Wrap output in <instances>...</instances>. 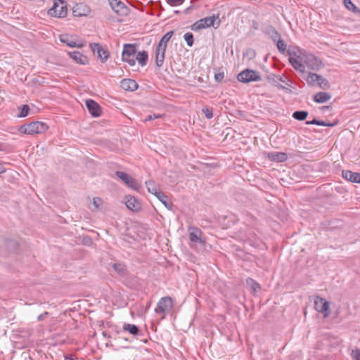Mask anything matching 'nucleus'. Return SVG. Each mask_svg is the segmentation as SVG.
<instances>
[{
    "label": "nucleus",
    "mask_w": 360,
    "mask_h": 360,
    "mask_svg": "<svg viewBox=\"0 0 360 360\" xmlns=\"http://www.w3.org/2000/svg\"><path fill=\"white\" fill-rule=\"evenodd\" d=\"M146 185L148 189V191L152 194H153L155 197L158 195V193H161L162 191L159 190L158 187L155 184L153 181H146Z\"/></svg>",
    "instance_id": "cd10ccee"
},
{
    "label": "nucleus",
    "mask_w": 360,
    "mask_h": 360,
    "mask_svg": "<svg viewBox=\"0 0 360 360\" xmlns=\"http://www.w3.org/2000/svg\"><path fill=\"white\" fill-rule=\"evenodd\" d=\"M71 58H72L77 63L81 65H86L88 63V58L84 56L82 53L77 51L68 53Z\"/></svg>",
    "instance_id": "412c9836"
},
{
    "label": "nucleus",
    "mask_w": 360,
    "mask_h": 360,
    "mask_svg": "<svg viewBox=\"0 0 360 360\" xmlns=\"http://www.w3.org/2000/svg\"><path fill=\"white\" fill-rule=\"evenodd\" d=\"M6 168L3 166L1 163H0V174L4 173L6 172Z\"/></svg>",
    "instance_id": "de8ad7c7"
},
{
    "label": "nucleus",
    "mask_w": 360,
    "mask_h": 360,
    "mask_svg": "<svg viewBox=\"0 0 360 360\" xmlns=\"http://www.w3.org/2000/svg\"><path fill=\"white\" fill-rule=\"evenodd\" d=\"M318 123H319V120L314 118L311 121H307L306 122V124L307 125H309V124H316L318 125Z\"/></svg>",
    "instance_id": "c03bdc74"
},
{
    "label": "nucleus",
    "mask_w": 360,
    "mask_h": 360,
    "mask_svg": "<svg viewBox=\"0 0 360 360\" xmlns=\"http://www.w3.org/2000/svg\"><path fill=\"white\" fill-rule=\"evenodd\" d=\"M202 232L197 227L189 228V239L191 242L195 244H199L202 247L205 246V241L202 238Z\"/></svg>",
    "instance_id": "ddd939ff"
},
{
    "label": "nucleus",
    "mask_w": 360,
    "mask_h": 360,
    "mask_svg": "<svg viewBox=\"0 0 360 360\" xmlns=\"http://www.w3.org/2000/svg\"><path fill=\"white\" fill-rule=\"evenodd\" d=\"M123 330L124 331H128L130 334L133 335H138L141 333L137 326L130 323H124L123 326Z\"/></svg>",
    "instance_id": "bb28decb"
},
{
    "label": "nucleus",
    "mask_w": 360,
    "mask_h": 360,
    "mask_svg": "<svg viewBox=\"0 0 360 360\" xmlns=\"http://www.w3.org/2000/svg\"><path fill=\"white\" fill-rule=\"evenodd\" d=\"M137 82L131 79H123L120 82V87L125 90L129 91H134L138 89Z\"/></svg>",
    "instance_id": "f3484780"
},
{
    "label": "nucleus",
    "mask_w": 360,
    "mask_h": 360,
    "mask_svg": "<svg viewBox=\"0 0 360 360\" xmlns=\"http://www.w3.org/2000/svg\"><path fill=\"white\" fill-rule=\"evenodd\" d=\"M342 176L352 183L360 184V173L352 172L350 170H342Z\"/></svg>",
    "instance_id": "a211bd4d"
},
{
    "label": "nucleus",
    "mask_w": 360,
    "mask_h": 360,
    "mask_svg": "<svg viewBox=\"0 0 360 360\" xmlns=\"http://www.w3.org/2000/svg\"><path fill=\"white\" fill-rule=\"evenodd\" d=\"M112 269L121 276H124L127 273L126 266L122 263L114 264L112 265Z\"/></svg>",
    "instance_id": "c756f323"
},
{
    "label": "nucleus",
    "mask_w": 360,
    "mask_h": 360,
    "mask_svg": "<svg viewBox=\"0 0 360 360\" xmlns=\"http://www.w3.org/2000/svg\"><path fill=\"white\" fill-rule=\"evenodd\" d=\"M306 80L308 84L311 86L317 84L323 89H328L330 87L329 82L321 75L316 73L309 72Z\"/></svg>",
    "instance_id": "39448f33"
},
{
    "label": "nucleus",
    "mask_w": 360,
    "mask_h": 360,
    "mask_svg": "<svg viewBox=\"0 0 360 360\" xmlns=\"http://www.w3.org/2000/svg\"><path fill=\"white\" fill-rule=\"evenodd\" d=\"M115 175L119 179H120L126 185H127L128 187L135 191L139 190L141 187L140 184L131 176L122 171H116Z\"/></svg>",
    "instance_id": "0eeeda50"
},
{
    "label": "nucleus",
    "mask_w": 360,
    "mask_h": 360,
    "mask_svg": "<svg viewBox=\"0 0 360 360\" xmlns=\"http://www.w3.org/2000/svg\"><path fill=\"white\" fill-rule=\"evenodd\" d=\"M90 48L94 55H96L98 58L102 63L105 62L110 57V53L108 49H104L99 43L90 44Z\"/></svg>",
    "instance_id": "1a4fd4ad"
},
{
    "label": "nucleus",
    "mask_w": 360,
    "mask_h": 360,
    "mask_svg": "<svg viewBox=\"0 0 360 360\" xmlns=\"http://www.w3.org/2000/svg\"><path fill=\"white\" fill-rule=\"evenodd\" d=\"M303 62L306 65L314 70H319L323 66L322 61L316 56L312 54H303Z\"/></svg>",
    "instance_id": "6e6552de"
},
{
    "label": "nucleus",
    "mask_w": 360,
    "mask_h": 360,
    "mask_svg": "<svg viewBox=\"0 0 360 360\" xmlns=\"http://www.w3.org/2000/svg\"><path fill=\"white\" fill-rule=\"evenodd\" d=\"M352 356L353 360H360V350L356 349V350L352 351Z\"/></svg>",
    "instance_id": "a19ab883"
},
{
    "label": "nucleus",
    "mask_w": 360,
    "mask_h": 360,
    "mask_svg": "<svg viewBox=\"0 0 360 360\" xmlns=\"http://www.w3.org/2000/svg\"><path fill=\"white\" fill-rule=\"evenodd\" d=\"M308 112L305 110H297L292 113V117L299 121H304L308 116Z\"/></svg>",
    "instance_id": "c85d7f7f"
},
{
    "label": "nucleus",
    "mask_w": 360,
    "mask_h": 360,
    "mask_svg": "<svg viewBox=\"0 0 360 360\" xmlns=\"http://www.w3.org/2000/svg\"><path fill=\"white\" fill-rule=\"evenodd\" d=\"M48 129L46 124L42 122H32L28 124L20 126V132L25 134H37L45 132Z\"/></svg>",
    "instance_id": "f03ea898"
},
{
    "label": "nucleus",
    "mask_w": 360,
    "mask_h": 360,
    "mask_svg": "<svg viewBox=\"0 0 360 360\" xmlns=\"http://www.w3.org/2000/svg\"><path fill=\"white\" fill-rule=\"evenodd\" d=\"M48 314H49L48 312H45L44 314H41L39 315L38 317H37V320L39 321H42L44 319V317L46 316Z\"/></svg>",
    "instance_id": "a18cd8bd"
},
{
    "label": "nucleus",
    "mask_w": 360,
    "mask_h": 360,
    "mask_svg": "<svg viewBox=\"0 0 360 360\" xmlns=\"http://www.w3.org/2000/svg\"><path fill=\"white\" fill-rule=\"evenodd\" d=\"M125 205L132 212H137L141 210V202L133 195L125 196Z\"/></svg>",
    "instance_id": "4468645a"
},
{
    "label": "nucleus",
    "mask_w": 360,
    "mask_h": 360,
    "mask_svg": "<svg viewBox=\"0 0 360 360\" xmlns=\"http://www.w3.org/2000/svg\"><path fill=\"white\" fill-rule=\"evenodd\" d=\"M148 59V53L145 51H139L138 53H136L135 56V61L138 60L139 63L141 66H145L147 63Z\"/></svg>",
    "instance_id": "393cba45"
},
{
    "label": "nucleus",
    "mask_w": 360,
    "mask_h": 360,
    "mask_svg": "<svg viewBox=\"0 0 360 360\" xmlns=\"http://www.w3.org/2000/svg\"><path fill=\"white\" fill-rule=\"evenodd\" d=\"M238 79L243 83H249L261 81L262 77L257 71L245 69L238 74Z\"/></svg>",
    "instance_id": "423d86ee"
},
{
    "label": "nucleus",
    "mask_w": 360,
    "mask_h": 360,
    "mask_svg": "<svg viewBox=\"0 0 360 360\" xmlns=\"http://www.w3.org/2000/svg\"><path fill=\"white\" fill-rule=\"evenodd\" d=\"M184 38L188 46L191 47L193 45V34L191 32L185 33Z\"/></svg>",
    "instance_id": "c9c22d12"
},
{
    "label": "nucleus",
    "mask_w": 360,
    "mask_h": 360,
    "mask_svg": "<svg viewBox=\"0 0 360 360\" xmlns=\"http://www.w3.org/2000/svg\"><path fill=\"white\" fill-rule=\"evenodd\" d=\"M302 58H303V56L301 57L300 58L289 57L288 60L295 70L303 73L305 72V65L303 64V60H302Z\"/></svg>",
    "instance_id": "6ab92c4d"
},
{
    "label": "nucleus",
    "mask_w": 360,
    "mask_h": 360,
    "mask_svg": "<svg viewBox=\"0 0 360 360\" xmlns=\"http://www.w3.org/2000/svg\"><path fill=\"white\" fill-rule=\"evenodd\" d=\"M266 156L270 160L277 162H283L288 159V155L282 152H270Z\"/></svg>",
    "instance_id": "aec40b11"
},
{
    "label": "nucleus",
    "mask_w": 360,
    "mask_h": 360,
    "mask_svg": "<svg viewBox=\"0 0 360 360\" xmlns=\"http://www.w3.org/2000/svg\"><path fill=\"white\" fill-rule=\"evenodd\" d=\"M266 79L271 83L273 85L276 86L279 89L284 90L285 92L288 93L290 92V89L288 88L283 86L282 84H279L278 82H281L283 83H285L286 85L290 86V81L287 79H284L283 77L280 75H276L274 74H271L266 76Z\"/></svg>",
    "instance_id": "9b49d317"
},
{
    "label": "nucleus",
    "mask_w": 360,
    "mask_h": 360,
    "mask_svg": "<svg viewBox=\"0 0 360 360\" xmlns=\"http://www.w3.org/2000/svg\"><path fill=\"white\" fill-rule=\"evenodd\" d=\"M167 46L158 43L155 49V63L159 68L162 67L164 63Z\"/></svg>",
    "instance_id": "2eb2a0df"
},
{
    "label": "nucleus",
    "mask_w": 360,
    "mask_h": 360,
    "mask_svg": "<svg viewBox=\"0 0 360 360\" xmlns=\"http://www.w3.org/2000/svg\"><path fill=\"white\" fill-rule=\"evenodd\" d=\"M264 32L268 35L274 42H276V41L281 37V34L278 32L271 25L266 27L264 30Z\"/></svg>",
    "instance_id": "4be33fe9"
},
{
    "label": "nucleus",
    "mask_w": 360,
    "mask_h": 360,
    "mask_svg": "<svg viewBox=\"0 0 360 360\" xmlns=\"http://www.w3.org/2000/svg\"><path fill=\"white\" fill-rule=\"evenodd\" d=\"M220 20L219 18V15H213L212 16H208L203 18L191 25V30L193 31H198L202 29L214 27V28H218L220 25Z\"/></svg>",
    "instance_id": "f257e3e1"
},
{
    "label": "nucleus",
    "mask_w": 360,
    "mask_h": 360,
    "mask_svg": "<svg viewBox=\"0 0 360 360\" xmlns=\"http://www.w3.org/2000/svg\"><path fill=\"white\" fill-rule=\"evenodd\" d=\"M173 300L169 296L160 298L155 309V312L158 314H163L162 319L165 318V314L169 312L173 309Z\"/></svg>",
    "instance_id": "20e7f679"
},
{
    "label": "nucleus",
    "mask_w": 360,
    "mask_h": 360,
    "mask_svg": "<svg viewBox=\"0 0 360 360\" xmlns=\"http://www.w3.org/2000/svg\"><path fill=\"white\" fill-rule=\"evenodd\" d=\"M252 27H253V28H254L255 30H257V28H258V24H257V22L256 21H254V22H253Z\"/></svg>",
    "instance_id": "8fccbe9b"
},
{
    "label": "nucleus",
    "mask_w": 360,
    "mask_h": 360,
    "mask_svg": "<svg viewBox=\"0 0 360 360\" xmlns=\"http://www.w3.org/2000/svg\"><path fill=\"white\" fill-rule=\"evenodd\" d=\"M344 4L346 8L349 10H352V8L354 7V4L351 1V0H344Z\"/></svg>",
    "instance_id": "37998d69"
},
{
    "label": "nucleus",
    "mask_w": 360,
    "mask_h": 360,
    "mask_svg": "<svg viewBox=\"0 0 360 360\" xmlns=\"http://www.w3.org/2000/svg\"><path fill=\"white\" fill-rule=\"evenodd\" d=\"M247 284L252 289L254 292H256L260 288V285L254 279L248 278L246 280Z\"/></svg>",
    "instance_id": "f704fd0d"
},
{
    "label": "nucleus",
    "mask_w": 360,
    "mask_h": 360,
    "mask_svg": "<svg viewBox=\"0 0 360 360\" xmlns=\"http://www.w3.org/2000/svg\"><path fill=\"white\" fill-rule=\"evenodd\" d=\"M166 1L170 6H176L182 4L184 0H166Z\"/></svg>",
    "instance_id": "58836bf2"
},
{
    "label": "nucleus",
    "mask_w": 360,
    "mask_h": 360,
    "mask_svg": "<svg viewBox=\"0 0 360 360\" xmlns=\"http://www.w3.org/2000/svg\"><path fill=\"white\" fill-rule=\"evenodd\" d=\"M187 11H189V8H187V9L186 10V12Z\"/></svg>",
    "instance_id": "5fc2aeb1"
},
{
    "label": "nucleus",
    "mask_w": 360,
    "mask_h": 360,
    "mask_svg": "<svg viewBox=\"0 0 360 360\" xmlns=\"http://www.w3.org/2000/svg\"><path fill=\"white\" fill-rule=\"evenodd\" d=\"M187 11H189V8H187V9L186 10V12Z\"/></svg>",
    "instance_id": "864d4df0"
},
{
    "label": "nucleus",
    "mask_w": 360,
    "mask_h": 360,
    "mask_svg": "<svg viewBox=\"0 0 360 360\" xmlns=\"http://www.w3.org/2000/svg\"><path fill=\"white\" fill-rule=\"evenodd\" d=\"M111 8L119 15L126 16L129 14V8L120 0H108Z\"/></svg>",
    "instance_id": "9d476101"
},
{
    "label": "nucleus",
    "mask_w": 360,
    "mask_h": 360,
    "mask_svg": "<svg viewBox=\"0 0 360 360\" xmlns=\"http://www.w3.org/2000/svg\"><path fill=\"white\" fill-rule=\"evenodd\" d=\"M174 34L173 31H169L167 32L160 40L159 43L163 44L164 46H167V43L170 40L171 37Z\"/></svg>",
    "instance_id": "473e14b6"
},
{
    "label": "nucleus",
    "mask_w": 360,
    "mask_h": 360,
    "mask_svg": "<svg viewBox=\"0 0 360 360\" xmlns=\"http://www.w3.org/2000/svg\"><path fill=\"white\" fill-rule=\"evenodd\" d=\"M329 302L319 296L316 297L314 300V309L318 312L323 314L325 318L328 317L329 315Z\"/></svg>",
    "instance_id": "f8f14e48"
},
{
    "label": "nucleus",
    "mask_w": 360,
    "mask_h": 360,
    "mask_svg": "<svg viewBox=\"0 0 360 360\" xmlns=\"http://www.w3.org/2000/svg\"><path fill=\"white\" fill-rule=\"evenodd\" d=\"M287 55H288L290 57H294L295 58H300L302 57L301 56V50L298 48H289L286 51Z\"/></svg>",
    "instance_id": "7c9ffc66"
},
{
    "label": "nucleus",
    "mask_w": 360,
    "mask_h": 360,
    "mask_svg": "<svg viewBox=\"0 0 360 360\" xmlns=\"http://www.w3.org/2000/svg\"><path fill=\"white\" fill-rule=\"evenodd\" d=\"M152 116H153V119L155 120V119L162 117L163 115H161V114H153Z\"/></svg>",
    "instance_id": "49530a36"
},
{
    "label": "nucleus",
    "mask_w": 360,
    "mask_h": 360,
    "mask_svg": "<svg viewBox=\"0 0 360 360\" xmlns=\"http://www.w3.org/2000/svg\"><path fill=\"white\" fill-rule=\"evenodd\" d=\"M156 198L165 205V207L169 210H173V204L169 200L168 197L162 191L161 193H158L156 195Z\"/></svg>",
    "instance_id": "b1692460"
},
{
    "label": "nucleus",
    "mask_w": 360,
    "mask_h": 360,
    "mask_svg": "<svg viewBox=\"0 0 360 360\" xmlns=\"http://www.w3.org/2000/svg\"><path fill=\"white\" fill-rule=\"evenodd\" d=\"M75 15H82L81 13L75 14Z\"/></svg>",
    "instance_id": "6e6d98bb"
},
{
    "label": "nucleus",
    "mask_w": 360,
    "mask_h": 360,
    "mask_svg": "<svg viewBox=\"0 0 360 360\" xmlns=\"http://www.w3.org/2000/svg\"><path fill=\"white\" fill-rule=\"evenodd\" d=\"M86 106L89 112L95 117H99L101 115V108L95 101L88 99L86 101Z\"/></svg>",
    "instance_id": "dca6fc26"
},
{
    "label": "nucleus",
    "mask_w": 360,
    "mask_h": 360,
    "mask_svg": "<svg viewBox=\"0 0 360 360\" xmlns=\"http://www.w3.org/2000/svg\"><path fill=\"white\" fill-rule=\"evenodd\" d=\"M275 43H276L277 49L281 53H285L286 52L287 46L285 42L284 41V40L281 39V37L278 39V40H276Z\"/></svg>",
    "instance_id": "2f4dec72"
},
{
    "label": "nucleus",
    "mask_w": 360,
    "mask_h": 360,
    "mask_svg": "<svg viewBox=\"0 0 360 360\" xmlns=\"http://www.w3.org/2000/svg\"><path fill=\"white\" fill-rule=\"evenodd\" d=\"M352 11H353L354 13L359 12V9L354 5V7L352 8Z\"/></svg>",
    "instance_id": "3c124183"
},
{
    "label": "nucleus",
    "mask_w": 360,
    "mask_h": 360,
    "mask_svg": "<svg viewBox=\"0 0 360 360\" xmlns=\"http://www.w3.org/2000/svg\"><path fill=\"white\" fill-rule=\"evenodd\" d=\"M330 98H331V95L329 93L325 92V91H321V92H318L316 94H314L313 98L316 103H323L328 101V100H330Z\"/></svg>",
    "instance_id": "5701e85b"
},
{
    "label": "nucleus",
    "mask_w": 360,
    "mask_h": 360,
    "mask_svg": "<svg viewBox=\"0 0 360 360\" xmlns=\"http://www.w3.org/2000/svg\"><path fill=\"white\" fill-rule=\"evenodd\" d=\"M30 107L28 105H23L20 108V112L18 114L19 117H25L28 115Z\"/></svg>",
    "instance_id": "e433bc0d"
},
{
    "label": "nucleus",
    "mask_w": 360,
    "mask_h": 360,
    "mask_svg": "<svg viewBox=\"0 0 360 360\" xmlns=\"http://www.w3.org/2000/svg\"><path fill=\"white\" fill-rule=\"evenodd\" d=\"M336 124H337V122L330 123V122H326L322 121V120H319L318 125L326 126V127H334Z\"/></svg>",
    "instance_id": "79ce46f5"
},
{
    "label": "nucleus",
    "mask_w": 360,
    "mask_h": 360,
    "mask_svg": "<svg viewBox=\"0 0 360 360\" xmlns=\"http://www.w3.org/2000/svg\"><path fill=\"white\" fill-rule=\"evenodd\" d=\"M151 120H153L152 115H148L145 118V121H146V122H147V121H151Z\"/></svg>",
    "instance_id": "09e8293b"
},
{
    "label": "nucleus",
    "mask_w": 360,
    "mask_h": 360,
    "mask_svg": "<svg viewBox=\"0 0 360 360\" xmlns=\"http://www.w3.org/2000/svg\"><path fill=\"white\" fill-rule=\"evenodd\" d=\"M60 40L61 42L66 44L67 46L73 48V47H83V44H77L75 41L70 40L68 35H61L60 37Z\"/></svg>",
    "instance_id": "a878e982"
},
{
    "label": "nucleus",
    "mask_w": 360,
    "mask_h": 360,
    "mask_svg": "<svg viewBox=\"0 0 360 360\" xmlns=\"http://www.w3.org/2000/svg\"><path fill=\"white\" fill-rule=\"evenodd\" d=\"M202 113L205 115L206 118L211 119L213 117V111L212 108L205 107L202 109Z\"/></svg>",
    "instance_id": "4c0bfd02"
},
{
    "label": "nucleus",
    "mask_w": 360,
    "mask_h": 360,
    "mask_svg": "<svg viewBox=\"0 0 360 360\" xmlns=\"http://www.w3.org/2000/svg\"><path fill=\"white\" fill-rule=\"evenodd\" d=\"M65 360H74L71 356H65Z\"/></svg>",
    "instance_id": "603ef678"
},
{
    "label": "nucleus",
    "mask_w": 360,
    "mask_h": 360,
    "mask_svg": "<svg viewBox=\"0 0 360 360\" xmlns=\"http://www.w3.org/2000/svg\"><path fill=\"white\" fill-rule=\"evenodd\" d=\"M103 200L101 198L95 197L93 198L92 207H91V210L94 212L97 211L99 208V206L101 205Z\"/></svg>",
    "instance_id": "72a5a7b5"
},
{
    "label": "nucleus",
    "mask_w": 360,
    "mask_h": 360,
    "mask_svg": "<svg viewBox=\"0 0 360 360\" xmlns=\"http://www.w3.org/2000/svg\"><path fill=\"white\" fill-rule=\"evenodd\" d=\"M136 47L135 44H124L122 52V60L127 63L130 66L135 65V56Z\"/></svg>",
    "instance_id": "7ed1b4c3"
},
{
    "label": "nucleus",
    "mask_w": 360,
    "mask_h": 360,
    "mask_svg": "<svg viewBox=\"0 0 360 360\" xmlns=\"http://www.w3.org/2000/svg\"><path fill=\"white\" fill-rule=\"evenodd\" d=\"M224 77V74L223 72H219L214 74V79L217 82H220L223 80Z\"/></svg>",
    "instance_id": "ea45409f"
}]
</instances>
